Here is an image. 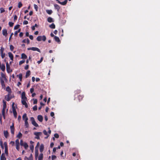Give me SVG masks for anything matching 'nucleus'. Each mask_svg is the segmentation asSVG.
Listing matches in <instances>:
<instances>
[{"label":"nucleus","mask_w":160,"mask_h":160,"mask_svg":"<svg viewBox=\"0 0 160 160\" xmlns=\"http://www.w3.org/2000/svg\"><path fill=\"white\" fill-rule=\"evenodd\" d=\"M26 100H22V103L23 105H24L26 108H28V105L26 102Z\"/></svg>","instance_id":"12"},{"label":"nucleus","mask_w":160,"mask_h":160,"mask_svg":"<svg viewBox=\"0 0 160 160\" xmlns=\"http://www.w3.org/2000/svg\"><path fill=\"white\" fill-rule=\"evenodd\" d=\"M30 120L31 121L32 124L34 126L37 127H38V124L36 122L34 118L33 117H31Z\"/></svg>","instance_id":"4"},{"label":"nucleus","mask_w":160,"mask_h":160,"mask_svg":"<svg viewBox=\"0 0 160 160\" xmlns=\"http://www.w3.org/2000/svg\"><path fill=\"white\" fill-rule=\"evenodd\" d=\"M34 89L33 88H32L30 89V92L31 93H32L33 92H34Z\"/></svg>","instance_id":"64"},{"label":"nucleus","mask_w":160,"mask_h":160,"mask_svg":"<svg viewBox=\"0 0 160 160\" xmlns=\"http://www.w3.org/2000/svg\"><path fill=\"white\" fill-rule=\"evenodd\" d=\"M78 97L79 101H80L82 99L84 96L83 95H79L78 96Z\"/></svg>","instance_id":"23"},{"label":"nucleus","mask_w":160,"mask_h":160,"mask_svg":"<svg viewBox=\"0 0 160 160\" xmlns=\"http://www.w3.org/2000/svg\"><path fill=\"white\" fill-rule=\"evenodd\" d=\"M31 72L30 70L28 71L26 73V74L25 77L26 78H27L30 75Z\"/></svg>","instance_id":"27"},{"label":"nucleus","mask_w":160,"mask_h":160,"mask_svg":"<svg viewBox=\"0 0 160 160\" xmlns=\"http://www.w3.org/2000/svg\"><path fill=\"white\" fill-rule=\"evenodd\" d=\"M4 145L5 147V153L6 155L8 156V146L7 143L6 142H5L4 143Z\"/></svg>","instance_id":"3"},{"label":"nucleus","mask_w":160,"mask_h":160,"mask_svg":"<svg viewBox=\"0 0 160 160\" xmlns=\"http://www.w3.org/2000/svg\"><path fill=\"white\" fill-rule=\"evenodd\" d=\"M38 156V150L35 149V157L36 159Z\"/></svg>","instance_id":"39"},{"label":"nucleus","mask_w":160,"mask_h":160,"mask_svg":"<svg viewBox=\"0 0 160 160\" xmlns=\"http://www.w3.org/2000/svg\"><path fill=\"white\" fill-rule=\"evenodd\" d=\"M6 91L8 92V93L11 94L12 92L11 89L8 86L6 88Z\"/></svg>","instance_id":"22"},{"label":"nucleus","mask_w":160,"mask_h":160,"mask_svg":"<svg viewBox=\"0 0 160 160\" xmlns=\"http://www.w3.org/2000/svg\"><path fill=\"white\" fill-rule=\"evenodd\" d=\"M0 145L1 146V148L2 149H4V147L3 145V142L2 141H0Z\"/></svg>","instance_id":"45"},{"label":"nucleus","mask_w":160,"mask_h":160,"mask_svg":"<svg viewBox=\"0 0 160 160\" xmlns=\"http://www.w3.org/2000/svg\"><path fill=\"white\" fill-rule=\"evenodd\" d=\"M6 70L8 73L12 72V70L10 69V67L8 62L6 63Z\"/></svg>","instance_id":"8"},{"label":"nucleus","mask_w":160,"mask_h":160,"mask_svg":"<svg viewBox=\"0 0 160 160\" xmlns=\"http://www.w3.org/2000/svg\"><path fill=\"white\" fill-rule=\"evenodd\" d=\"M10 48L11 51H12L14 48V47L13 46V45H11L10 46Z\"/></svg>","instance_id":"47"},{"label":"nucleus","mask_w":160,"mask_h":160,"mask_svg":"<svg viewBox=\"0 0 160 160\" xmlns=\"http://www.w3.org/2000/svg\"><path fill=\"white\" fill-rule=\"evenodd\" d=\"M34 8L35 9L36 11H37L38 10V6L37 5L34 4Z\"/></svg>","instance_id":"44"},{"label":"nucleus","mask_w":160,"mask_h":160,"mask_svg":"<svg viewBox=\"0 0 160 160\" xmlns=\"http://www.w3.org/2000/svg\"><path fill=\"white\" fill-rule=\"evenodd\" d=\"M22 137V134L21 132H19L17 136V137L19 139L21 138Z\"/></svg>","instance_id":"34"},{"label":"nucleus","mask_w":160,"mask_h":160,"mask_svg":"<svg viewBox=\"0 0 160 160\" xmlns=\"http://www.w3.org/2000/svg\"><path fill=\"white\" fill-rule=\"evenodd\" d=\"M43 133L45 135H48V133L47 131L46 130H44L43 131Z\"/></svg>","instance_id":"60"},{"label":"nucleus","mask_w":160,"mask_h":160,"mask_svg":"<svg viewBox=\"0 0 160 160\" xmlns=\"http://www.w3.org/2000/svg\"><path fill=\"white\" fill-rule=\"evenodd\" d=\"M30 148L31 150H32V151L33 150L34 146L33 145H31L30 146Z\"/></svg>","instance_id":"54"},{"label":"nucleus","mask_w":160,"mask_h":160,"mask_svg":"<svg viewBox=\"0 0 160 160\" xmlns=\"http://www.w3.org/2000/svg\"><path fill=\"white\" fill-rule=\"evenodd\" d=\"M10 129L11 130V132L12 134L14 135V124L13 123L12 125L10 127Z\"/></svg>","instance_id":"10"},{"label":"nucleus","mask_w":160,"mask_h":160,"mask_svg":"<svg viewBox=\"0 0 160 160\" xmlns=\"http://www.w3.org/2000/svg\"><path fill=\"white\" fill-rule=\"evenodd\" d=\"M25 158H26L28 160H33V158L32 154H31L30 156L28 158H27L26 157H25Z\"/></svg>","instance_id":"36"},{"label":"nucleus","mask_w":160,"mask_h":160,"mask_svg":"<svg viewBox=\"0 0 160 160\" xmlns=\"http://www.w3.org/2000/svg\"><path fill=\"white\" fill-rule=\"evenodd\" d=\"M27 50H32L33 51H37L39 52H41V51L40 49L36 47H33L32 48H28Z\"/></svg>","instance_id":"5"},{"label":"nucleus","mask_w":160,"mask_h":160,"mask_svg":"<svg viewBox=\"0 0 160 160\" xmlns=\"http://www.w3.org/2000/svg\"><path fill=\"white\" fill-rule=\"evenodd\" d=\"M19 27L20 25L19 24H17L14 26V30L17 29L19 28Z\"/></svg>","instance_id":"43"},{"label":"nucleus","mask_w":160,"mask_h":160,"mask_svg":"<svg viewBox=\"0 0 160 160\" xmlns=\"http://www.w3.org/2000/svg\"><path fill=\"white\" fill-rule=\"evenodd\" d=\"M9 25L10 27H12L14 24V23L12 22H9Z\"/></svg>","instance_id":"46"},{"label":"nucleus","mask_w":160,"mask_h":160,"mask_svg":"<svg viewBox=\"0 0 160 160\" xmlns=\"http://www.w3.org/2000/svg\"><path fill=\"white\" fill-rule=\"evenodd\" d=\"M47 20L49 22H54L53 19L50 17H49L48 18Z\"/></svg>","instance_id":"28"},{"label":"nucleus","mask_w":160,"mask_h":160,"mask_svg":"<svg viewBox=\"0 0 160 160\" xmlns=\"http://www.w3.org/2000/svg\"><path fill=\"white\" fill-rule=\"evenodd\" d=\"M33 109L34 111H36L37 110V105L34 106L33 107Z\"/></svg>","instance_id":"52"},{"label":"nucleus","mask_w":160,"mask_h":160,"mask_svg":"<svg viewBox=\"0 0 160 160\" xmlns=\"http://www.w3.org/2000/svg\"><path fill=\"white\" fill-rule=\"evenodd\" d=\"M4 134L5 137L7 138L8 136V132L7 131H4Z\"/></svg>","instance_id":"24"},{"label":"nucleus","mask_w":160,"mask_h":160,"mask_svg":"<svg viewBox=\"0 0 160 160\" xmlns=\"http://www.w3.org/2000/svg\"><path fill=\"white\" fill-rule=\"evenodd\" d=\"M0 68L2 71L4 72L5 70V65L4 64H2L0 67Z\"/></svg>","instance_id":"26"},{"label":"nucleus","mask_w":160,"mask_h":160,"mask_svg":"<svg viewBox=\"0 0 160 160\" xmlns=\"http://www.w3.org/2000/svg\"><path fill=\"white\" fill-rule=\"evenodd\" d=\"M0 82L2 86V88H3L5 89V85L4 80L2 78H0Z\"/></svg>","instance_id":"9"},{"label":"nucleus","mask_w":160,"mask_h":160,"mask_svg":"<svg viewBox=\"0 0 160 160\" xmlns=\"http://www.w3.org/2000/svg\"><path fill=\"white\" fill-rule=\"evenodd\" d=\"M22 118L23 120H24V121L26 120V119L27 120H28V118L27 117V114L25 113L23 114Z\"/></svg>","instance_id":"16"},{"label":"nucleus","mask_w":160,"mask_h":160,"mask_svg":"<svg viewBox=\"0 0 160 160\" xmlns=\"http://www.w3.org/2000/svg\"><path fill=\"white\" fill-rule=\"evenodd\" d=\"M21 58L22 59H26L27 58V56L25 53H23L21 54Z\"/></svg>","instance_id":"25"},{"label":"nucleus","mask_w":160,"mask_h":160,"mask_svg":"<svg viewBox=\"0 0 160 160\" xmlns=\"http://www.w3.org/2000/svg\"><path fill=\"white\" fill-rule=\"evenodd\" d=\"M18 17L17 15H15L14 16V20L15 21L17 19Z\"/></svg>","instance_id":"63"},{"label":"nucleus","mask_w":160,"mask_h":160,"mask_svg":"<svg viewBox=\"0 0 160 160\" xmlns=\"http://www.w3.org/2000/svg\"><path fill=\"white\" fill-rule=\"evenodd\" d=\"M22 4L21 2H19L18 3V8H20L22 6Z\"/></svg>","instance_id":"42"},{"label":"nucleus","mask_w":160,"mask_h":160,"mask_svg":"<svg viewBox=\"0 0 160 160\" xmlns=\"http://www.w3.org/2000/svg\"><path fill=\"white\" fill-rule=\"evenodd\" d=\"M28 21H26V20H24V21L23 22V24L24 25H27L28 24Z\"/></svg>","instance_id":"58"},{"label":"nucleus","mask_w":160,"mask_h":160,"mask_svg":"<svg viewBox=\"0 0 160 160\" xmlns=\"http://www.w3.org/2000/svg\"><path fill=\"white\" fill-rule=\"evenodd\" d=\"M22 42L23 43H26L27 42V44H28L30 43V41L28 38H27V40L25 39H23L22 41Z\"/></svg>","instance_id":"30"},{"label":"nucleus","mask_w":160,"mask_h":160,"mask_svg":"<svg viewBox=\"0 0 160 160\" xmlns=\"http://www.w3.org/2000/svg\"><path fill=\"white\" fill-rule=\"evenodd\" d=\"M1 160H6V158L5 157L4 153H2L0 158Z\"/></svg>","instance_id":"17"},{"label":"nucleus","mask_w":160,"mask_h":160,"mask_svg":"<svg viewBox=\"0 0 160 160\" xmlns=\"http://www.w3.org/2000/svg\"><path fill=\"white\" fill-rule=\"evenodd\" d=\"M33 100H34L33 102V104H37V102H38L37 99H33Z\"/></svg>","instance_id":"55"},{"label":"nucleus","mask_w":160,"mask_h":160,"mask_svg":"<svg viewBox=\"0 0 160 160\" xmlns=\"http://www.w3.org/2000/svg\"><path fill=\"white\" fill-rule=\"evenodd\" d=\"M54 137H55V138H58L59 137V136L58 135V134L57 133H55L54 134Z\"/></svg>","instance_id":"56"},{"label":"nucleus","mask_w":160,"mask_h":160,"mask_svg":"<svg viewBox=\"0 0 160 160\" xmlns=\"http://www.w3.org/2000/svg\"><path fill=\"white\" fill-rule=\"evenodd\" d=\"M3 35L7 36L8 35L7 31L6 29H4L2 31Z\"/></svg>","instance_id":"14"},{"label":"nucleus","mask_w":160,"mask_h":160,"mask_svg":"<svg viewBox=\"0 0 160 160\" xmlns=\"http://www.w3.org/2000/svg\"><path fill=\"white\" fill-rule=\"evenodd\" d=\"M22 146H23L25 149H27L28 147V146L26 142H24Z\"/></svg>","instance_id":"31"},{"label":"nucleus","mask_w":160,"mask_h":160,"mask_svg":"<svg viewBox=\"0 0 160 160\" xmlns=\"http://www.w3.org/2000/svg\"><path fill=\"white\" fill-rule=\"evenodd\" d=\"M54 6L55 9H57V11H58L60 8V6L57 4H54Z\"/></svg>","instance_id":"21"},{"label":"nucleus","mask_w":160,"mask_h":160,"mask_svg":"<svg viewBox=\"0 0 160 160\" xmlns=\"http://www.w3.org/2000/svg\"><path fill=\"white\" fill-rule=\"evenodd\" d=\"M8 54L9 57L10 58L11 60H13V56L11 52H9L8 53Z\"/></svg>","instance_id":"18"},{"label":"nucleus","mask_w":160,"mask_h":160,"mask_svg":"<svg viewBox=\"0 0 160 160\" xmlns=\"http://www.w3.org/2000/svg\"><path fill=\"white\" fill-rule=\"evenodd\" d=\"M44 147L43 144H41L39 150L40 152H42L44 150Z\"/></svg>","instance_id":"20"},{"label":"nucleus","mask_w":160,"mask_h":160,"mask_svg":"<svg viewBox=\"0 0 160 160\" xmlns=\"http://www.w3.org/2000/svg\"><path fill=\"white\" fill-rule=\"evenodd\" d=\"M81 91L79 89L77 90L74 91L75 95L81 93Z\"/></svg>","instance_id":"32"},{"label":"nucleus","mask_w":160,"mask_h":160,"mask_svg":"<svg viewBox=\"0 0 160 160\" xmlns=\"http://www.w3.org/2000/svg\"><path fill=\"white\" fill-rule=\"evenodd\" d=\"M1 53V57L2 58H3L5 56V53Z\"/></svg>","instance_id":"61"},{"label":"nucleus","mask_w":160,"mask_h":160,"mask_svg":"<svg viewBox=\"0 0 160 160\" xmlns=\"http://www.w3.org/2000/svg\"><path fill=\"white\" fill-rule=\"evenodd\" d=\"M14 102H13L12 105V108L14 116L15 118L17 117V112L16 110L15 107L14 106Z\"/></svg>","instance_id":"2"},{"label":"nucleus","mask_w":160,"mask_h":160,"mask_svg":"<svg viewBox=\"0 0 160 160\" xmlns=\"http://www.w3.org/2000/svg\"><path fill=\"white\" fill-rule=\"evenodd\" d=\"M46 12L49 15L51 14L52 12V11L51 10H46Z\"/></svg>","instance_id":"38"},{"label":"nucleus","mask_w":160,"mask_h":160,"mask_svg":"<svg viewBox=\"0 0 160 160\" xmlns=\"http://www.w3.org/2000/svg\"><path fill=\"white\" fill-rule=\"evenodd\" d=\"M54 39L55 41H56V42L59 43H60V40L59 38L58 37L56 36H55L54 37Z\"/></svg>","instance_id":"19"},{"label":"nucleus","mask_w":160,"mask_h":160,"mask_svg":"<svg viewBox=\"0 0 160 160\" xmlns=\"http://www.w3.org/2000/svg\"><path fill=\"white\" fill-rule=\"evenodd\" d=\"M56 158L57 157L55 155H53L52 157V160H54L55 159H56Z\"/></svg>","instance_id":"53"},{"label":"nucleus","mask_w":160,"mask_h":160,"mask_svg":"<svg viewBox=\"0 0 160 160\" xmlns=\"http://www.w3.org/2000/svg\"><path fill=\"white\" fill-rule=\"evenodd\" d=\"M21 29H18V30L14 32V35L15 36H17L18 34V32H20Z\"/></svg>","instance_id":"41"},{"label":"nucleus","mask_w":160,"mask_h":160,"mask_svg":"<svg viewBox=\"0 0 160 160\" xmlns=\"http://www.w3.org/2000/svg\"><path fill=\"white\" fill-rule=\"evenodd\" d=\"M49 27L51 28L54 29L55 28V25L53 23H52L49 25Z\"/></svg>","instance_id":"37"},{"label":"nucleus","mask_w":160,"mask_h":160,"mask_svg":"<svg viewBox=\"0 0 160 160\" xmlns=\"http://www.w3.org/2000/svg\"><path fill=\"white\" fill-rule=\"evenodd\" d=\"M21 98L22 100H26L27 99L25 96V92H24L22 93Z\"/></svg>","instance_id":"11"},{"label":"nucleus","mask_w":160,"mask_h":160,"mask_svg":"<svg viewBox=\"0 0 160 160\" xmlns=\"http://www.w3.org/2000/svg\"><path fill=\"white\" fill-rule=\"evenodd\" d=\"M42 134V133L41 132H35L34 133V135H36V136L35 137V138H36L37 139H40L39 136L41 135Z\"/></svg>","instance_id":"7"},{"label":"nucleus","mask_w":160,"mask_h":160,"mask_svg":"<svg viewBox=\"0 0 160 160\" xmlns=\"http://www.w3.org/2000/svg\"><path fill=\"white\" fill-rule=\"evenodd\" d=\"M43 57H42L41 58V59H40V60H39V61H38V62H37V63H38V64H40V63L43 60Z\"/></svg>","instance_id":"49"},{"label":"nucleus","mask_w":160,"mask_h":160,"mask_svg":"<svg viewBox=\"0 0 160 160\" xmlns=\"http://www.w3.org/2000/svg\"><path fill=\"white\" fill-rule=\"evenodd\" d=\"M19 76V78L20 79V81H21L22 79V74L21 73H20L19 74V75H17L18 76Z\"/></svg>","instance_id":"40"},{"label":"nucleus","mask_w":160,"mask_h":160,"mask_svg":"<svg viewBox=\"0 0 160 160\" xmlns=\"http://www.w3.org/2000/svg\"><path fill=\"white\" fill-rule=\"evenodd\" d=\"M46 36L45 35H43L42 36H38L36 39L38 41H40L41 40H42L43 41H45L46 40Z\"/></svg>","instance_id":"1"},{"label":"nucleus","mask_w":160,"mask_h":160,"mask_svg":"<svg viewBox=\"0 0 160 160\" xmlns=\"http://www.w3.org/2000/svg\"><path fill=\"white\" fill-rule=\"evenodd\" d=\"M38 119L40 122H42L43 120V117L41 115H38Z\"/></svg>","instance_id":"15"},{"label":"nucleus","mask_w":160,"mask_h":160,"mask_svg":"<svg viewBox=\"0 0 160 160\" xmlns=\"http://www.w3.org/2000/svg\"><path fill=\"white\" fill-rule=\"evenodd\" d=\"M19 145L20 144L16 145V148L18 151L19 150Z\"/></svg>","instance_id":"57"},{"label":"nucleus","mask_w":160,"mask_h":160,"mask_svg":"<svg viewBox=\"0 0 160 160\" xmlns=\"http://www.w3.org/2000/svg\"><path fill=\"white\" fill-rule=\"evenodd\" d=\"M25 121V126L26 128H28L29 127V124L28 122V120H27V119Z\"/></svg>","instance_id":"35"},{"label":"nucleus","mask_w":160,"mask_h":160,"mask_svg":"<svg viewBox=\"0 0 160 160\" xmlns=\"http://www.w3.org/2000/svg\"><path fill=\"white\" fill-rule=\"evenodd\" d=\"M12 97L10 93H8V94L5 96V99L7 101H9L12 98Z\"/></svg>","instance_id":"6"},{"label":"nucleus","mask_w":160,"mask_h":160,"mask_svg":"<svg viewBox=\"0 0 160 160\" xmlns=\"http://www.w3.org/2000/svg\"><path fill=\"white\" fill-rule=\"evenodd\" d=\"M0 11H1V13L3 12H5L4 9L3 8H0Z\"/></svg>","instance_id":"51"},{"label":"nucleus","mask_w":160,"mask_h":160,"mask_svg":"<svg viewBox=\"0 0 160 160\" xmlns=\"http://www.w3.org/2000/svg\"><path fill=\"white\" fill-rule=\"evenodd\" d=\"M1 77H2V78H3L4 79V80H7V79L6 77V76H5V75L2 72H1Z\"/></svg>","instance_id":"29"},{"label":"nucleus","mask_w":160,"mask_h":160,"mask_svg":"<svg viewBox=\"0 0 160 160\" xmlns=\"http://www.w3.org/2000/svg\"><path fill=\"white\" fill-rule=\"evenodd\" d=\"M15 143L16 145L20 144L19 140L18 139H17L15 141Z\"/></svg>","instance_id":"50"},{"label":"nucleus","mask_w":160,"mask_h":160,"mask_svg":"<svg viewBox=\"0 0 160 160\" xmlns=\"http://www.w3.org/2000/svg\"><path fill=\"white\" fill-rule=\"evenodd\" d=\"M5 109H3L2 110V115H4V114H5Z\"/></svg>","instance_id":"62"},{"label":"nucleus","mask_w":160,"mask_h":160,"mask_svg":"<svg viewBox=\"0 0 160 160\" xmlns=\"http://www.w3.org/2000/svg\"><path fill=\"white\" fill-rule=\"evenodd\" d=\"M57 1L58 2V3H59L62 5H65L67 4V0H65L63 2H61L58 0H57Z\"/></svg>","instance_id":"13"},{"label":"nucleus","mask_w":160,"mask_h":160,"mask_svg":"<svg viewBox=\"0 0 160 160\" xmlns=\"http://www.w3.org/2000/svg\"><path fill=\"white\" fill-rule=\"evenodd\" d=\"M29 68V65H26L25 67H24V69H25L27 70H28Z\"/></svg>","instance_id":"59"},{"label":"nucleus","mask_w":160,"mask_h":160,"mask_svg":"<svg viewBox=\"0 0 160 160\" xmlns=\"http://www.w3.org/2000/svg\"><path fill=\"white\" fill-rule=\"evenodd\" d=\"M25 62V60H22L20 61L19 62V65H21V64H22L23 63H24Z\"/></svg>","instance_id":"48"},{"label":"nucleus","mask_w":160,"mask_h":160,"mask_svg":"<svg viewBox=\"0 0 160 160\" xmlns=\"http://www.w3.org/2000/svg\"><path fill=\"white\" fill-rule=\"evenodd\" d=\"M43 155V154L42 153H40L39 156L38 160H42Z\"/></svg>","instance_id":"33"}]
</instances>
